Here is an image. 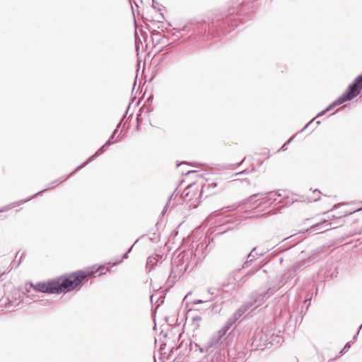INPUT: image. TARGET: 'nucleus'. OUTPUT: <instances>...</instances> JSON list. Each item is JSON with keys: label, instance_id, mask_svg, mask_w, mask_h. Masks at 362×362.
Wrapping results in <instances>:
<instances>
[{"label": "nucleus", "instance_id": "393cba45", "mask_svg": "<svg viewBox=\"0 0 362 362\" xmlns=\"http://www.w3.org/2000/svg\"><path fill=\"white\" fill-rule=\"evenodd\" d=\"M292 139H293V138H291V139L288 140V143L291 142V141Z\"/></svg>", "mask_w": 362, "mask_h": 362}, {"label": "nucleus", "instance_id": "f03ea898", "mask_svg": "<svg viewBox=\"0 0 362 362\" xmlns=\"http://www.w3.org/2000/svg\"><path fill=\"white\" fill-rule=\"evenodd\" d=\"M362 89V76H358L354 81L349 85L346 91L341 95L338 99L334 101L325 110L320 112L317 117H320L325 113L329 109L343 104L344 103L351 100L354 98L356 97L361 90Z\"/></svg>", "mask_w": 362, "mask_h": 362}, {"label": "nucleus", "instance_id": "1a4fd4ad", "mask_svg": "<svg viewBox=\"0 0 362 362\" xmlns=\"http://www.w3.org/2000/svg\"><path fill=\"white\" fill-rule=\"evenodd\" d=\"M187 317H191L193 325L195 328L199 327V322L202 320V317L199 315H194V310H189L187 312Z\"/></svg>", "mask_w": 362, "mask_h": 362}, {"label": "nucleus", "instance_id": "b1692460", "mask_svg": "<svg viewBox=\"0 0 362 362\" xmlns=\"http://www.w3.org/2000/svg\"><path fill=\"white\" fill-rule=\"evenodd\" d=\"M318 199H319V198H315V199H314V201H315V202H316V201H317Z\"/></svg>", "mask_w": 362, "mask_h": 362}, {"label": "nucleus", "instance_id": "4468645a", "mask_svg": "<svg viewBox=\"0 0 362 362\" xmlns=\"http://www.w3.org/2000/svg\"><path fill=\"white\" fill-rule=\"evenodd\" d=\"M155 261H156V257H149L147 259V265H149L151 264H154Z\"/></svg>", "mask_w": 362, "mask_h": 362}, {"label": "nucleus", "instance_id": "412c9836", "mask_svg": "<svg viewBox=\"0 0 362 362\" xmlns=\"http://www.w3.org/2000/svg\"><path fill=\"white\" fill-rule=\"evenodd\" d=\"M99 269L103 270V269H105V267H101L99 268Z\"/></svg>", "mask_w": 362, "mask_h": 362}, {"label": "nucleus", "instance_id": "f8f14e48", "mask_svg": "<svg viewBox=\"0 0 362 362\" xmlns=\"http://www.w3.org/2000/svg\"><path fill=\"white\" fill-rule=\"evenodd\" d=\"M256 248H253V250L251 251V252L247 256V261L245 263V264L247 266V263L249 262H252L253 259L256 258L257 253L255 252Z\"/></svg>", "mask_w": 362, "mask_h": 362}, {"label": "nucleus", "instance_id": "0eeeda50", "mask_svg": "<svg viewBox=\"0 0 362 362\" xmlns=\"http://www.w3.org/2000/svg\"><path fill=\"white\" fill-rule=\"evenodd\" d=\"M116 132H117V129L115 130V132H113L111 138L105 144V145H103L94 155L90 156L83 165L78 166L77 168V169H81V168H83L84 166H86L88 163L92 161L94 158H95L96 157L100 156L103 152V149H104V148L105 146H109L111 144H113L114 141L112 142L110 141V139H112L113 138V136H114L115 134L116 133Z\"/></svg>", "mask_w": 362, "mask_h": 362}, {"label": "nucleus", "instance_id": "6e6552de", "mask_svg": "<svg viewBox=\"0 0 362 362\" xmlns=\"http://www.w3.org/2000/svg\"><path fill=\"white\" fill-rule=\"evenodd\" d=\"M330 226V223H327V221L324 220L322 222L316 223L311 227V230L313 231H319V233H322L329 230L328 226Z\"/></svg>", "mask_w": 362, "mask_h": 362}, {"label": "nucleus", "instance_id": "4be33fe9", "mask_svg": "<svg viewBox=\"0 0 362 362\" xmlns=\"http://www.w3.org/2000/svg\"><path fill=\"white\" fill-rule=\"evenodd\" d=\"M103 274H104V272L103 271H101L98 275L100 276V275H101Z\"/></svg>", "mask_w": 362, "mask_h": 362}, {"label": "nucleus", "instance_id": "9b49d317", "mask_svg": "<svg viewBox=\"0 0 362 362\" xmlns=\"http://www.w3.org/2000/svg\"><path fill=\"white\" fill-rule=\"evenodd\" d=\"M255 341L257 340L258 338H259V341L262 342L263 345H266L267 344H271L272 343V341H270L269 339H267V337H265L264 338H263V333L262 332H259L258 333H256L255 334Z\"/></svg>", "mask_w": 362, "mask_h": 362}, {"label": "nucleus", "instance_id": "a211bd4d", "mask_svg": "<svg viewBox=\"0 0 362 362\" xmlns=\"http://www.w3.org/2000/svg\"><path fill=\"white\" fill-rule=\"evenodd\" d=\"M132 247H130L129 249V250L127 251V252L124 255L123 258H127V254L132 250Z\"/></svg>", "mask_w": 362, "mask_h": 362}, {"label": "nucleus", "instance_id": "f257e3e1", "mask_svg": "<svg viewBox=\"0 0 362 362\" xmlns=\"http://www.w3.org/2000/svg\"><path fill=\"white\" fill-rule=\"evenodd\" d=\"M97 271L82 272L78 271L73 273L67 277L59 279L47 284L39 283L32 286L33 291L49 293H59L64 291H69L78 286L82 281L88 276L95 275Z\"/></svg>", "mask_w": 362, "mask_h": 362}, {"label": "nucleus", "instance_id": "2eb2a0df", "mask_svg": "<svg viewBox=\"0 0 362 362\" xmlns=\"http://www.w3.org/2000/svg\"><path fill=\"white\" fill-rule=\"evenodd\" d=\"M207 302L206 300V301H204V300H194L193 301V303L194 304H199V303H206Z\"/></svg>", "mask_w": 362, "mask_h": 362}, {"label": "nucleus", "instance_id": "f3484780", "mask_svg": "<svg viewBox=\"0 0 362 362\" xmlns=\"http://www.w3.org/2000/svg\"><path fill=\"white\" fill-rule=\"evenodd\" d=\"M350 348V344L349 343H347L345 346L344 347L343 350L341 351H345L346 349Z\"/></svg>", "mask_w": 362, "mask_h": 362}, {"label": "nucleus", "instance_id": "7ed1b4c3", "mask_svg": "<svg viewBox=\"0 0 362 362\" xmlns=\"http://www.w3.org/2000/svg\"><path fill=\"white\" fill-rule=\"evenodd\" d=\"M259 197V199L252 204L253 208H258L262 203L270 202L275 205L281 203L283 194L280 192H271L265 194H253L250 197V202Z\"/></svg>", "mask_w": 362, "mask_h": 362}, {"label": "nucleus", "instance_id": "9d476101", "mask_svg": "<svg viewBox=\"0 0 362 362\" xmlns=\"http://www.w3.org/2000/svg\"><path fill=\"white\" fill-rule=\"evenodd\" d=\"M221 340L220 337H218L216 334L211 337L209 341L205 345L206 351H209V349L212 348L214 346L216 345L219 341Z\"/></svg>", "mask_w": 362, "mask_h": 362}, {"label": "nucleus", "instance_id": "20e7f679", "mask_svg": "<svg viewBox=\"0 0 362 362\" xmlns=\"http://www.w3.org/2000/svg\"><path fill=\"white\" fill-rule=\"evenodd\" d=\"M247 308H240L235 314L233 318L228 320V321L226 323V325L218 332L216 335L220 337V339L225 336L227 332L230 329L232 325L240 317H241L245 312Z\"/></svg>", "mask_w": 362, "mask_h": 362}, {"label": "nucleus", "instance_id": "a878e982", "mask_svg": "<svg viewBox=\"0 0 362 362\" xmlns=\"http://www.w3.org/2000/svg\"><path fill=\"white\" fill-rule=\"evenodd\" d=\"M309 123L307 124V125L305 126L304 129L307 128V127L308 126Z\"/></svg>", "mask_w": 362, "mask_h": 362}, {"label": "nucleus", "instance_id": "aec40b11", "mask_svg": "<svg viewBox=\"0 0 362 362\" xmlns=\"http://www.w3.org/2000/svg\"><path fill=\"white\" fill-rule=\"evenodd\" d=\"M213 214H214L215 216H216V215H218V212H217V211H214V212L213 213Z\"/></svg>", "mask_w": 362, "mask_h": 362}, {"label": "nucleus", "instance_id": "dca6fc26", "mask_svg": "<svg viewBox=\"0 0 362 362\" xmlns=\"http://www.w3.org/2000/svg\"><path fill=\"white\" fill-rule=\"evenodd\" d=\"M187 266H185V267H181V268L180 269V272L182 273V272H184L185 271H186V270H187Z\"/></svg>", "mask_w": 362, "mask_h": 362}, {"label": "nucleus", "instance_id": "39448f33", "mask_svg": "<svg viewBox=\"0 0 362 362\" xmlns=\"http://www.w3.org/2000/svg\"><path fill=\"white\" fill-rule=\"evenodd\" d=\"M247 308H240L235 314L233 318L228 320V321L226 323V325L218 332L216 335L220 337V339L225 336L227 332L230 329L232 325L240 317H241L245 312Z\"/></svg>", "mask_w": 362, "mask_h": 362}, {"label": "nucleus", "instance_id": "ddd939ff", "mask_svg": "<svg viewBox=\"0 0 362 362\" xmlns=\"http://www.w3.org/2000/svg\"><path fill=\"white\" fill-rule=\"evenodd\" d=\"M217 185H218V183H217V182H209V183H208V185H205V186L204 187V188L207 187V188H211V189H214V188L216 187H217Z\"/></svg>", "mask_w": 362, "mask_h": 362}, {"label": "nucleus", "instance_id": "423d86ee", "mask_svg": "<svg viewBox=\"0 0 362 362\" xmlns=\"http://www.w3.org/2000/svg\"><path fill=\"white\" fill-rule=\"evenodd\" d=\"M274 293V291L272 288H269L267 291L266 292H261L259 293H257L256 296L254 297L253 302L250 305H245L242 306L241 308H247L246 311L252 306L254 307V308H257L262 305L263 304L264 299L266 298L269 297L271 295H272Z\"/></svg>", "mask_w": 362, "mask_h": 362}, {"label": "nucleus", "instance_id": "6ab92c4d", "mask_svg": "<svg viewBox=\"0 0 362 362\" xmlns=\"http://www.w3.org/2000/svg\"><path fill=\"white\" fill-rule=\"evenodd\" d=\"M199 351H200L201 353L207 352V351H206V348H205V346H204V347H203V348H199Z\"/></svg>", "mask_w": 362, "mask_h": 362}, {"label": "nucleus", "instance_id": "5701e85b", "mask_svg": "<svg viewBox=\"0 0 362 362\" xmlns=\"http://www.w3.org/2000/svg\"><path fill=\"white\" fill-rule=\"evenodd\" d=\"M175 263V261L173 262V269H174V264Z\"/></svg>", "mask_w": 362, "mask_h": 362}]
</instances>
